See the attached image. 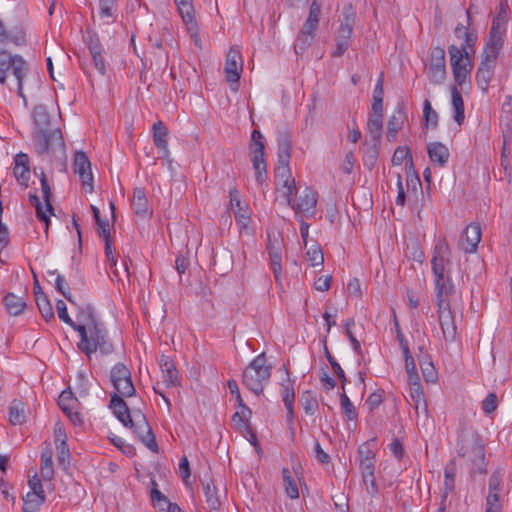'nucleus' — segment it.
Returning <instances> with one entry per match:
<instances>
[{
  "mask_svg": "<svg viewBox=\"0 0 512 512\" xmlns=\"http://www.w3.org/2000/svg\"><path fill=\"white\" fill-rule=\"evenodd\" d=\"M34 130L32 141L36 153L39 156L47 155L50 152L57 157H66V145L62 132L59 128L50 129V114L45 105H36L33 109Z\"/></svg>",
  "mask_w": 512,
  "mask_h": 512,
  "instance_id": "obj_1",
  "label": "nucleus"
},
{
  "mask_svg": "<svg viewBox=\"0 0 512 512\" xmlns=\"http://www.w3.org/2000/svg\"><path fill=\"white\" fill-rule=\"evenodd\" d=\"M123 398L124 396L113 393L110 397L109 408L112 409L116 418L125 427L130 428L148 449L158 452L155 435L145 415L140 410L134 411L131 415L130 409Z\"/></svg>",
  "mask_w": 512,
  "mask_h": 512,
  "instance_id": "obj_2",
  "label": "nucleus"
},
{
  "mask_svg": "<svg viewBox=\"0 0 512 512\" xmlns=\"http://www.w3.org/2000/svg\"><path fill=\"white\" fill-rule=\"evenodd\" d=\"M76 331L80 336L77 347L88 358L97 350L102 355H110L114 352L115 347L109 340L108 332L103 323L98 322L90 326L80 325L77 326Z\"/></svg>",
  "mask_w": 512,
  "mask_h": 512,
  "instance_id": "obj_3",
  "label": "nucleus"
},
{
  "mask_svg": "<svg viewBox=\"0 0 512 512\" xmlns=\"http://www.w3.org/2000/svg\"><path fill=\"white\" fill-rule=\"evenodd\" d=\"M272 368V365L268 364L266 354L262 352L243 371V385L256 395L262 394L265 384L271 377Z\"/></svg>",
  "mask_w": 512,
  "mask_h": 512,
  "instance_id": "obj_4",
  "label": "nucleus"
},
{
  "mask_svg": "<svg viewBox=\"0 0 512 512\" xmlns=\"http://www.w3.org/2000/svg\"><path fill=\"white\" fill-rule=\"evenodd\" d=\"M448 53L454 81L458 86H463L470 79L473 68L471 57L467 53H462L461 49L454 44L448 47Z\"/></svg>",
  "mask_w": 512,
  "mask_h": 512,
  "instance_id": "obj_5",
  "label": "nucleus"
},
{
  "mask_svg": "<svg viewBox=\"0 0 512 512\" xmlns=\"http://www.w3.org/2000/svg\"><path fill=\"white\" fill-rule=\"evenodd\" d=\"M110 380L116 390L115 393L126 398L135 395L136 390L132 382L131 372L125 364L118 362L112 367Z\"/></svg>",
  "mask_w": 512,
  "mask_h": 512,
  "instance_id": "obj_6",
  "label": "nucleus"
},
{
  "mask_svg": "<svg viewBox=\"0 0 512 512\" xmlns=\"http://www.w3.org/2000/svg\"><path fill=\"white\" fill-rule=\"evenodd\" d=\"M253 148L251 149V162L255 170V179L259 184H263L267 178V169L264 159V141L263 135L258 130H253L251 134Z\"/></svg>",
  "mask_w": 512,
  "mask_h": 512,
  "instance_id": "obj_7",
  "label": "nucleus"
},
{
  "mask_svg": "<svg viewBox=\"0 0 512 512\" xmlns=\"http://www.w3.org/2000/svg\"><path fill=\"white\" fill-rule=\"evenodd\" d=\"M458 455L466 458L470 453L475 452L477 457L484 456V444L479 433L472 429H464L458 436Z\"/></svg>",
  "mask_w": 512,
  "mask_h": 512,
  "instance_id": "obj_8",
  "label": "nucleus"
},
{
  "mask_svg": "<svg viewBox=\"0 0 512 512\" xmlns=\"http://www.w3.org/2000/svg\"><path fill=\"white\" fill-rule=\"evenodd\" d=\"M243 70V60L241 52L237 47H231L226 54L225 77L233 91H238L239 79Z\"/></svg>",
  "mask_w": 512,
  "mask_h": 512,
  "instance_id": "obj_9",
  "label": "nucleus"
},
{
  "mask_svg": "<svg viewBox=\"0 0 512 512\" xmlns=\"http://www.w3.org/2000/svg\"><path fill=\"white\" fill-rule=\"evenodd\" d=\"M451 250L445 239H439L434 246L431 268L434 278L447 275L446 266L451 264Z\"/></svg>",
  "mask_w": 512,
  "mask_h": 512,
  "instance_id": "obj_10",
  "label": "nucleus"
},
{
  "mask_svg": "<svg viewBox=\"0 0 512 512\" xmlns=\"http://www.w3.org/2000/svg\"><path fill=\"white\" fill-rule=\"evenodd\" d=\"M445 50L442 47H434L430 52L428 77L436 85L442 84L446 79Z\"/></svg>",
  "mask_w": 512,
  "mask_h": 512,
  "instance_id": "obj_11",
  "label": "nucleus"
},
{
  "mask_svg": "<svg viewBox=\"0 0 512 512\" xmlns=\"http://www.w3.org/2000/svg\"><path fill=\"white\" fill-rule=\"evenodd\" d=\"M83 40L91 54L95 68L101 75H105L106 66L102 57V45L97 33L87 29L83 35Z\"/></svg>",
  "mask_w": 512,
  "mask_h": 512,
  "instance_id": "obj_12",
  "label": "nucleus"
},
{
  "mask_svg": "<svg viewBox=\"0 0 512 512\" xmlns=\"http://www.w3.org/2000/svg\"><path fill=\"white\" fill-rule=\"evenodd\" d=\"M436 301L435 305L437 308L445 309L450 305V296L455 293V286L452 282L450 271L448 270L447 275L434 278Z\"/></svg>",
  "mask_w": 512,
  "mask_h": 512,
  "instance_id": "obj_13",
  "label": "nucleus"
},
{
  "mask_svg": "<svg viewBox=\"0 0 512 512\" xmlns=\"http://www.w3.org/2000/svg\"><path fill=\"white\" fill-rule=\"evenodd\" d=\"M17 66H20L22 72L28 71V64L20 55H12L11 51L0 49V84L6 83L7 73L12 70L14 74Z\"/></svg>",
  "mask_w": 512,
  "mask_h": 512,
  "instance_id": "obj_14",
  "label": "nucleus"
},
{
  "mask_svg": "<svg viewBox=\"0 0 512 512\" xmlns=\"http://www.w3.org/2000/svg\"><path fill=\"white\" fill-rule=\"evenodd\" d=\"M74 173L78 174L82 185L89 188V192H93V175L91 171V163L87 155L83 151H77L74 154L73 163Z\"/></svg>",
  "mask_w": 512,
  "mask_h": 512,
  "instance_id": "obj_15",
  "label": "nucleus"
},
{
  "mask_svg": "<svg viewBox=\"0 0 512 512\" xmlns=\"http://www.w3.org/2000/svg\"><path fill=\"white\" fill-rule=\"evenodd\" d=\"M292 142L288 134H280L278 137V165L275 171L281 177H284L289 168V161L291 158Z\"/></svg>",
  "mask_w": 512,
  "mask_h": 512,
  "instance_id": "obj_16",
  "label": "nucleus"
},
{
  "mask_svg": "<svg viewBox=\"0 0 512 512\" xmlns=\"http://www.w3.org/2000/svg\"><path fill=\"white\" fill-rule=\"evenodd\" d=\"M437 314L444 340L446 342H453L456 338L457 328L451 306H447L445 309L437 308Z\"/></svg>",
  "mask_w": 512,
  "mask_h": 512,
  "instance_id": "obj_17",
  "label": "nucleus"
},
{
  "mask_svg": "<svg viewBox=\"0 0 512 512\" xmlns=\"http://www.w3.org/2000/svg\"><path fill=\"white\" fill-rule=\"evenodd\" d=\"M317 204V193L311 188L306 187L299 197L297 203H293L291 208L296 214L301 213L306 217L313 216Z\"/></svg>",
  "mask_w": 512,
  "mask_h": 512,
  "instance_id": "obj_18",
  "label": "nucleus"
},
{
  "mask_svg": "<svg viewBox=\"0 0 512 512\" xmlns=\"http://www.w3.org/2000/svg\"><path fill=\"white\" fill-rule=\"evenodd\" d=\"M229 197L231 208H237V210L234 211L237 225L240 227V230L247 228L250 222V214L247 206L244 205L240 199L239 191L236 188L230 189Z\"/></svg>",
  "mask_w": 512,
  "mask_h": 512,
  "instance_id": "obj_19",
  "label": "nucleus"
},
{
  "mask_svg": "<svg viewBox=\"0 0 512 512\" xmlns=\"http://www.w3.org/2000/svg\"><path fill=\"white\" fill-rule=\"evenodd\" d=\"M481 240V228L477 223L469 224L460 238V247L466 253H473Z\"/></svg>",
  "mask_w": 512,
  "mask_h": 512,
  "instance_id": "obj_20",
  "label": "nucleus"
},
{
  "mask_svg": "<svg viewBox=\"0 0 512 512\" xmlns=\"http://www.w3.org/2000/svg\"><path fill=\"white\" fill-rule=\"evenodd\" d=\"M159 365L166 387L172 388L179 386L180 376L173 360L169 356L162 355L159 360Z\"/></svg>",
  "mask_w": 512,
  "mask_h": 512,
  "instance_id": "obj_21",
  "label": "nucleus"
},
{
  "mask_svg": "<svg viewBox=\"0 0 512 512\" xmlns=\"http://www.w3.org/2000/svg\"><path fill=\"white\" fill-rule=\"evenodd\" d=\"M13 174L17 180V182L24 186H28V182L30 179V168H29V157L25 153H18L14 157V168Z\"/></svg>",
  "mask_w": 512,
  "mask_h": 512,
  "instance_id": "obj_22",
  "label": "nucleus"
},
{
  "mask_svg": "<svg viewBox=\"0 0 512 512\" xmlns=\"http://www.w3.org/2000/svg\"><path fill=\"white\" fill-rule=\"evenodd\" d=\"M153 142L156 148L161 152L162 158L169 159L170 151L168 149L167 137L169 135L168 128L162 121L153 124Z\"/></svg>",
  "mask_w": 512,
  "mask_h": 512,
  "instance_id": "obj_23",
  "label": "nucleus"
},
{
  "mask_svg": "<svg viewBox=\"0 0 512 512\" xmlns=\"http://www.w3.org/2000/svg\"><path fill=\"white\" fill-rule=\"evenodd\" d=\"M131 207L135 215L138 217L147 218L151 216L152 211L149 208L148 200L143 188L137 187L134 189Z\"/></svg>",
  "mask_w": 512,
  "mask_h": 512,
  "instance_id": "obj_24",
  "label": "nucleus"
},
{
  "mask_svg": "<svg viewBox=\"0 0 512 512\" xmlns=\"http://www.w3.org/2000/svg\"><path fill=\"white\" fill-rule=\"evenodd\" d=\"M427 153L432 163L444 167L449 160L450 152L441 142H431L427 145Z\"/></svg>",
  "mask_w": 512,
  "mask_h": 512,
  "instance_id": "obj_25",
  "label": "nucleus"
},
{
  "mask_svg": "<svg viewBox=\"0 0 512 512\" xmlns=\"http://www.w3.org/2000/svg\"><path fill=\"white\" fill-rule=\"evenodd\" d=\"M406 120V113L401 104H398L395 112L389 118L387 123V139L390 142L395 141L398 131L402 128L404 121Z\"/></svg>",
  "mask_w": 512,
  "mask_h": 512,
  "instance_id": "obj_26",
  "label": "nucleus"
},
{
  "mask_svg": "<svg viewBox=\"0 0 512 512\" xmlns=\"http://www.w3.org/2000/svg\"><path fill=\"white\" fill-rule=\"evenodd\" d=\"M268 251L270 257V266L273 271L276 281H280L281 276V241L274 239L273 241L269 238Z\"/></svg>",
  "mask_w": 512,
  "mask_h": 512,
  "instance_id": "obj_27",
  "label": "nucleus"
},
{
  "mask_svg": "<svg viewBox=\"0 0 512 512\" xmlns=\"http://www.w3.org/2000/svg\"><path fill=\"white\" fill-rule=\"evenodd\" d=\"M208 512H219L221 502L218 490L212 481L203 484Z\"/></svg>",
  "mask_w": 512,
  "mask_h": 512,
  "instance_id": "obj_28",
  "label": "nucleus"
},
{
  "mask_svg": "<svg viewBox=\"0 0 512 512\" xmlns=\"http://www.w3.org/2000/svg\"><path fill=\"white\" fill-rule=\"evenodd\" d=\"M275 178L277 183L282 184V188L285 189L284 196L287 200L288 205L291 207L294 203L292 196L297 193V187L295 180L291 178L290 169H288V172L284 177H281L278 174V171H275Z\"/></svg>",
  "mask_w": 512,
  "mask_h": 512,
  "instance_id": "obj_29",
  "label": "nucleus"
},
{
  "mask_svg": "<svg viewBox=\"0 0 512 512\" xmlns=\"http://www.w3.org/2000/svg\"><path fill=\"white\" fill-rule=\"evenodd\" d=\"M3 303L7 312L12 316L20 315L26 307V302L23 297H19L13 293H8L3 298Z\"/></svg>",
  "mask_w": 512,
  "mask_h": 512,
  "instance_id": "obj_30",
  "label": "nucleus"
},
{
  "mask_svg": "<svg viewBox=\"0 0 512 512\" xmlns=\"http://www.w3.org/2000/svg\"><path fill=\"white\" fill-rule=\"evenodd\" d=\"M452 107L454 109L453 119L461 125L465 119L464 101L456 86L451 87Z\"/></svg>",
  "mask_w": 512,
  "mask_h": 512,
  "instance_id": "obj_31",
  "label": "nucleus"
},
{
  "mask_svg": "<svg viewBox=\"0 0 512 512\" xmlns=\"http://www.w3.org/2000/svg\"><path fill=\"white\" fill-rule=\"evenodd\" d=\"M504 33H505V30H497L495 28H491L484 51L485 52L489 51V53H494V54L498 55L499 51L501 50V48L503 46Z\"/></svg>",
  "mask_w": 512,
  "mask_h": 512,
  "instance_id": "obj_32",
  "label": "nucleus"
},
{
  "mask_svg": "<svg viewBox=\"0 0 512 512\" xmlns=\"http://www.w3.org/2000/svg\"><path fill=\"white\" fill-rule=\"evenodd\" d=\"M9 421L13 425H21L26 421L25 404L21 400L14 399L10 403Z\"/></svg>",
  "mask_w": 512,
  "mask_h": 512,
  "instance_id": "obj_33",
  "label": "nucleus"
},
{
  "mask_svg": "<svg viewBox=\"0 0 512 512\" xmlns=\"http://www.w3.org/2000/svg\"><path fill=\"white\" fill-rule=\"evenodd\" d=\"M40 473L44 481H50L54 477L52 451L49 448L41 452Z\"/></svg>",
  "mask_w": 512,
  "mask_h": 512,
  "instance_id": "obj_34",
  "label": "nucleus"
},
{
  "mask_svg": "<svg viewBox=\"0 0 512 512\" xmlns=\"http://www.w3.org/2000/svg\"><path fill=\"white\" fill-rule=\"evenodd\" d=\"M10 44L23 46L26 44V34L22 28L16 27L7 31L6 39L3 40V50L9 51Z\"/></svg>",
  "mask_w": 512,
  "mask_h": 512,
  "instance_id": "obj_35",
  "label": "nucleus"
},
{
  "mask_svg": "<svg viewBox=\"0 0 512 512\" xmlns=\"http://www.w3.org/2000/svg\"><path fill=\"white\" fill-rule=\"evenodd\" d=\"M367 131L373 142H379L383 132V116L369 115Z\"/></svg>",
  "mask_w": 512,
  "mask_h": 512,
  "instance_id": "obj_36",
  "label": "nucleus"
},
{
  "mask_svg": "<svg viewBox=\"0 0 512 512\" xmlns=\"http://www.w3.org/2000/svg\"><path fill=\"white\" fill-rule=\"evenodd\" d=\"M356 17L357 14L355 7L351 3L346 4L342 9L341 16L339 18V26L349 28L354 31Z\"/></svg>",
  "mask_w": 512,
  "mask_h": 512,
  "instance_id": "obj_37",
  "label": "nucleus"
},
{
  "mask_svg": "<svg viewBox=\"0 0 512 512\" xmlns=\"http://www.w3.org/2000/svg\"><path fill=\"white\" fill-rule=\"evenodd\" d=\"M23 512H38L46 500L45 495L27 493L24 497Z\"/></svg>",
  "mask_w": 512,
  "mask_h": 512,
  "instance_id": "obj_38",
  "label": "nucleus"
},
{
  "mask_svg": "<svg viewBox=\"0 0 512 512\" xmlns=\"http://www.w3.org/2000/svg\"><path fill=\"white\" fill-rule=\"evenodd\" d=\"M455 477H456V462L455 460H451L445 467L444 470V497H446L450 492L453 491L455 487Z\"/></svg>",
  "mask_w": 512,
  "mask_h": 512,
  "instance_id": "obj_39",
  "label": "nucleus"
},
{
  "mask_svg": "<svg viewBox=\"0 0 512 512\" xmlns=\"http://www.w3.org/2000/svg\"><path fill=\"white\" fill-rule=\"evenodd\" d=\"M174 3L183 22L192 23V17L195 16L193 0H174Z\"/></svg>",
  "mask_w": 512,
  "mask_h": 512,
  "instance_id": "obj_40",
  "label": "nucleus"
},
{
  "mask_svg": "<svg viewBox=\"0 0 512 512\" xmlns=\"http://www.w3.org/2000/svg\"><path fill=\"white\" fill-rule=\"evenodd\" d=\"M151 485H152V488H151V492H150V498L153 503V506L157 507L161 511L165 510L166 505L170 501L160 490H158V488H157L158 484H157L156 480L151 479Z\"/></svg>",
  "mask_w": 512,
  "mask_h": 512,
  "instance_id": "obj_41",
  "label": "nucleus"
},
{
  "mask_svg": "<svg viewBox=\"0 0 512 512\" xmlns=\"http://www.w3.org/2000/svg\"><path fill=\"white\" fill-rule=\"evenodd\" d=\"M29 202L36 209V217H37V219L39 221L45 223V226H46L45 233L47 234L48 233V227H49V224H50L49 216L46 213L47 211H45L43 209V205L40 202L39 197L36 194H32V193L29 194Z\"/></svg>",
  "mask_w": 512,
  "mask_h": 512,
  "instance_id": "obj_42",
  "label": "nucleus"
},
{
  "mask_svg": "<svg viewBox=\"0 0 512 512\" xmlns=\"http://www.w3.org/2000/svg\"><path fill=\"white\" fill-rule=\"evenodd\" d=\"M478 39V35L475 30L470 32H464V42L459 47L462 53H467L471 57L475 53V45Z\"/></svg>",
  "mask_w": 512,
  "mask_h": 512,
  "instance_id": "obj_43",
  "label": "nucleus"
},
{
  "mask_svg": "<svg viewBox=\"0 0 512 512\" xmlns=\"http://www.w3.org/2000/svg\"><path fill=\"white\" fill-rule=\"evenodd\" d=\"M78 321H79V323H77L78 325H87V326H90L92 324L99 322L95 316L94 308L90 304L79 309Z\"/></svg>",
  "mask_w": 512,
  "mask_h": 512,
  "instance_id": "obj_44",
  "label": "nucleus"
},
{
  "mask_svg": "<svg viewBox=\"0 0 512 512\" xmlns=\"http://www.w3.org/2000/svg\"><path fill=\"white\" fill-rule=\"evenodd\" d=\"M284 485H285V491L288 497L291 499H296L299 497V491L297 488V485L293 479V477L290 474V471L288 468H284L282 470Z\"/></svg>",
  "mask_w": 512,
  "mask_h": 512,
  "instance_id": "obj_45",
  "label": "nucleus"
},
{
  "mask_svg": "<svg viewBox=\"0 0 512 512\" xmlns=\"http://www.w3.org/2000/svg\"><path fill=\"white\" fill-rule=\"evenodd\" d=\"M494 75V71L483 68H478L476 71V82L478 87L483 91L487 92L489 89V83Z\"/></svg>",
  "mask_w": 512,
  "mask_h": 512,
  "instance_id": "obj_46",
  "label": "nucleus"
},
{
  "mask_svg": "<svg viewBox=\"0 0 512 512\" xmlns=\"http://www.w3.org/2000/svg\"><path fill=\"white\" fill-rule=\"evenodd\" d=\"M314 36L304 35V33H298L294 42V51L297 55H303L308 48L312 45Z\"/></svg>",
  "mask_w": 512,
  "mask_h": 512,
  "instance_id": "obj_47",
  "label": "nucleus"
},
{
  "mask_svg": "<svg viewBox=\"0 0 512 512\" xmlns=\"http://www.w3.org/2000/svg\"><path fill=\"white\" fill-rule=\"evenodd\" d=\"M340 405L348 420H355L357 418L356 408L345 393V390L340 394Z\"/></svg>",
  "mask_w": 512,
  "mask_h": 512,
  "instance_id": "obj_48",
  "label": "nucleus"
},
{
  "mask_svg": "<svg viewBox=\"0 0 512 512\" xmlns=\"http://www.w3.org/2000/svg\"><path fill=\"white\" fill-rule=\"evenodd\" d=\"M40 183H41V190L43 194V199L45 201L46 211H48L50 214H53L54 208L52 206V193L50 189V185L48 183V180L45 176V174L42 172L40 177Z\"/></svg>",
  "mask_w": 512,
  "mask_h": 512,
  "instance_id": "obj_49",
  "label": "nucleus"
},
{
  "mask_svg": "<svg viewBox=\"0 0 512 512\" xmlns=\"http://www.w3.org/2000/svg\"><path fill=\"white\" fill-rule=\"evenodd\" d=\"M36 304L45 321L48 322L54 318L53 308L47 296H41L40 298L36 299Z\"/></svg>",
  "mask_w": 512,
  "mask_h": 512,
  "instance_id": "obj_50",
  "label": "nucleus"
},
{
  "mask_svg": "<svg viewBox=\"0 0 512 512\" xmlns=\"http://www.w3.org/2000/svg\"><path fill=\"white\" fill-rule=\"evenodd\" d=\"M466 458L469 459L471 462L472 468H471V474H484L487 472V464L485 462V455L480 458L477 457V454L475 452L470 453Z\"/></svg>",
  "mask_w": 512,
  "mask_h": 512,
  "instance_id": "obj_51",
  "label": "nucleus"
},
{
  "mask_svg": "<svg viewBox=\"0 0 512 512\" xmlns=\"http://www.w3.org/2000/svg\"><path fill=\"white\" fill-rule=\"evenodd\" d=\"M410 397L414 403V408L416 410V413H418V410L421 405H423V408L425 412H427V404L424 397V392L422 389V386L413 387L410 389Z\"/></svg>",
  "mask_w": 512,
  "mask_h": 512,
  "instance_id": "obj_52",
  "label": "nucleus"
},
{
  "mask_svg": "<svg viewBox=\"0 0 512 512\" xmlns=\"http://www.w3.org/2000/svg\"><path fill=\"white\" fill-rule=\"evenodd\" d=\"M507 8V3L502 2L500 4V9L492 21L491 28H495L497 30H505V25L507 23Z\"/></svg>",
  "mask_w": 512,
  "mask_h": 512,
  "instance_id": "obj_53",
  "label": "nucleus"
},
{
  "mask_svg": "<svg viewBox=\"0 0 512 512\" xmlns=\"http://www.w3.org/2000/svg\"><path fill=\"white\" fill-rule=\"evenodd\" d=\"M287 376L289 377V373L286 370ZM294 381H291L289 378L286 383H282L281 396L284 404L294 403L295 401V391L293 387Z\"/></svg>",
  "mask_w": 512,
  "mask_h": 512,
  "instance_id": "obj_54",
  "label": "nucleus"
},
{
  "mask_svg": "<svg viewBox=\"0 0 512 512\" xmlns=\"http://www.w3.org/2000/svg\"><path fill=\"white\" fill-rule=\"evenodd\" d=\"M78 400L70 390L61 392L58 398V405L61 410H69V406H77Z\"/></svg>",
  "mask_w": 512,
  "mask_h": 512,
  "instance_id": "obj_55",
  "label": "nucleus"
},
{
  "mask_svg": "<svg viewBox=\"0 0 512 512\" xmlns=\"http://www.w3.org/2000/svg\"><path fill=\"white\" fill-rule=\"evenodd\" d=\"M377 142H374V144L367 148L363 155V165L368 169L372 170L374 166L376 165L377 158H378V150H377Z\"/></svg>",
  "mask_w": 512,
  "mask_h": 512,
  "instance_id": "obj_56",
  "label": "nucleus"
},
{
  "mask_svg": "<svg viewBox=\"0 0 512 512\" xmlns=\"http://www.w3.org/2000/svg\"><path fill=\"white\" fill-rule=\"evenodd\" d=\"M423 116L426 124H430L433 128L437 127L438 113L432 109L431 103L427 99L423 105Z\"/></svg>",
  "mask_w": 512,
  "mask_h": 512,
  "instance_id": "obj_57",
  "label": "nucleus"
},
{
  "mask_svg": "<svg viewBox=\"0 0 512 512\" xmlns=\"http://www.w3.org/2000/svg\"><path fill=\"white\" fill-rule=\"evenodd\" d=\"M56 309L58 317L76 331V328L79 325L75 321H73L68 315L67 307L63 300H57Z\"/></svg>",
  "mask_w": 512,
  "mask_h": 512,
  "instance_id": "obj_58",
  "label": "nucleus"
},
{
  "mask_svg": "<svg viewBox=\"0 0 512 512\" xmlns=\"http://www.w3.org/2000/svg\"><path fill=\"white\" fill-rule=\"evenodd\" d=\"M56 449L58 464L60 467L66 470L68 468L70 459L68 444L56 445Z\"/></svg>",
  "mask_w": 512,
  "mask_h": 512,
  "instance_id": "obj_59",
  "label": "nucleus"
},
{
  "mask_svg": "<svg viewBox=\"0 0 512 512\" xmlns=\"http://www.w3.org/2000/svg\"><path fill=\"white\" fill-rule=\"evenodd\" d=\"M55 289L61 293L67 301H69L71 304L74 303L72 300V296L70 293V288L66 283V280L63 275L57 274L56 280H55Z\"/></svg>",
  "mask_w": 512,
  "mask_h": 512,
  "instance_id": "obj_60",
  "label": "nucleus"
},
{
  "mask_svg": "<svg viewBox=\"0 0 512 512\" xmlns=\"http://www.w3.org/2000/svg\"><path fill=\"white\" fill-rule=\"evenodd\" d=\"M353 325H354V319L350 318L345 321V323H344L345 334L347 335L348 339L350 340L354 351L360 355L362 353V349H361L360 342L356 339V337L354 336V334L351 331V327Z\"/></svg>",
  "mask_w": 512,
  "mask_h": 512,
  "instance_id": "obj_61",
  "label": "nucleus"
},
{
  "mask_svg": "<svg viewBox=\"0 0 512 512\" xmlns=\"http://www.w3.org/2000/svg\"><path fill=\"white\" fill-rule=\"evenodd\" d=\"M502 505L500 503V496L497 493H488L486 497V511L485 512H501Z\"/></svg>",
  "mask_w": 512,
  "mask_h": 512,
  "instance_id": "obj_62",
  "label": "nucleus"
},
{
  "mask_svg": "<svg viewBox=\"0 0 512 512\" xmlns=\"http://www.w3.org/2000/svg\"><path fill=\"white\" fill-rule=\"evenodd\" d=\"M306 256L307 260L311 263L312 266H321L324 262L323 253L318 246L309 249L306 253Z\"/></svg>",
  "mask_w": 512,
  "mask_h": 512,
  "instance_id": "obj_63",
  "label": "nucleus"
},
{
  "mask_svg": "<svg viewBox=\"0 0 512 512\" xmlns=\"http://www.w3.org/2000/svg\"><path fill=\"white\" fill-rule=\"evenodd\" d=\"M240 411H237L233 417L232 420L236 425L243 426L245 428L246 421L250 418L252 412L250 408L246 405H243V408H240Z\"/></svg>",
  "mask_w": 512,
  "mask_h": 512,
  "instance_id": "obj_64",
  "label": "nucleus"
}]
</instances>
